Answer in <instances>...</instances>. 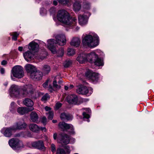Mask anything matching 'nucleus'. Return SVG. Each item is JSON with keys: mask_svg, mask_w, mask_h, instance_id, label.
Here are the masks:
<instances>
[{"mask_svg": "<svg viewBox=\"0 0 154 154\" xmlns=\"http://www.w3.org/2000/svg\"><path fill=\"white\" fill-rule=\"evenodd\" d=\"M57 17L59 21L71 28H74L77 23V20L75 18L70 17L69 13L64 10L59 11Z\"/></svg>", "mask_w": 154, "mask_h": 154, "instance_id": "nucleus-1", "label": "nucleus"}, {"mask_svg": "<svg viewBox=\"0 0 154 154\" xmlns=\"http://www.w3.org/2000/svg\"><path fill=\"white\" fill-rule=\"evenodd\" d=\"M82 38V43L84 46L94 48L99 45V37L97 35L92 36L87 34Z\"/></svg>", "mask_w": 154, "mask_h": 154, "instance_id": "nucleus-2", "label": "nucleus"}, {"mask_svg": "<svg viewBox=\"0 0 154 154\" xmlns=\"http://www.w3.org/2000/svg\"><path fill=\"white\" fill-rule=\"evenodd\" d=\"M78 98L77 96L73 94L69 95L67 97V101L70 104L74 105H78L81 103L86 102L88 101V100L85 98H81L79 100V103L78 102Z\"/></svg>", "mask_w": 154, "mask_h": 154, "instance_id": "nucleus-3", "label": "nucleus"}, {"mask_svg": "<svg viewBox=\"0 0 154 154\" xmlns=\"http://www.w3.org/2000/svg\"><path fill=\"white\" fill-rule=\"evenodd\" d=\"M8 143L10 146L14 149L24 147L23 143L16 138H12L10 139Z\"/></svg>", "mask_w": 154, "mask_h": 154, "instance_id": "nucleus-4", "label": "nucleus"}, {"mask_svg": "<svg viewBox=\"0 0 154 154\" xmlns=\"http://www.w3.org/2000/svg\"><path fill=\"white\" fill-rule=\"evenodd\" d=\"M12 72L14 76L18 78H22L24 75L23 68L20 66L14 67L12 69Z\"/></svg>", "mask_w": 154, "mask_h": 154, "instance_id": "nucleus-5", "label": "nucleus"}, {"mask_svg": "<svg viewBox=\"0 0 154 154\" xmlns=\"http://www.w3.org/2000/svg\"><path fill=\"white\" fill-rule=\"evenodd\" d=\"M77 92L79 94L89 96L92 93L93 89L91 88H88L85 86L81 85L79 86L77 89Z\"/></svg>", "mask_w": 154, "mask_h": 154, "instance_id": "nucleus-6", "label": "nucleus"}, {"mask_svg": "<svg viewBox=\"0 0 154 154\" xmlns=\"http://www.w3.org/2000/svg\"><path fill=\"white\" fill-rule=\"evenodd\" d=\"M33 92L32 86L31 85H26L21 88L20 93L24 97L32 94Z\"/></svg>", "mask_w": 154, "mask_h": 154, "instance_id": "nucleus-7", "label": "nucleus"}, {"mask_svg": "<svg viewBox=\"0 0 154 154\" xmlns=\"http://www.w3.org/2000/svg\"><path fill=\"white\" fill-rule=\"evenodd\" d=\"M58 125L63 131L69 130V131L70 134H74L75 133L73 126L71 124H67L64 122H60L59 123Z\"/></svg>", "mask_w": 154, "mask_h": 154, "instance_id": "nucleus-8", "label": "nucleus"}, {"mask_svg": "<svg viewBox=\"0 0 154 154\" xmlns=\"http://www.w3.org/2000/svg\"><path fill=\"white\" fill-rule=\"evenodd\" d=\"M85 75L90 80L93 82L97 81L98 79L99 74L93 72L91 70H87L85 73Z\"/></svg>", "mask_w": 154, "mask_h": 154, "instance_id": "nucleus-9", "label": "nucleus"}, {"mask_svg": "<svg viewBox=\"0 0 154 154\" xmlns=\"http://www.w3.org/2000/svg\"><path fill=\"white\" fill-rule=\"evenodd\" d=\"M13 126L9 128H5L1 131V132L7 137H10L12 135V133L15 131Z\"/></svg>", "mask_w": 154, "mask_h": 154, "instance_id": "nucleus-10", "label": "nucleus"}, {"mask_svg": "<svg viewBox=\"0 0 154 154\" xmlns=\"http://www.w3.org/2000/svg\"><path fill=\"white\" fill-rule=\"evenodd\" d=\"M10 94L11 97H17L20 94L19 88L15 85H12L10 89Z\"/></svg>", "mask_w": 154, "mask_h": 154, "instance_id": "nucleus-11", "label": "nucleus"}, {"mask_svg": "<svg viewBox=\"0 0 154 154\" xmlns=\"http://www.w3.org/2000/svg\"><path fill=\"white\" fill-rule=\"evenodd\" d=\"M56 44L60 46H63L65 45L66 42V37L63 34L58 35L56 36Z\"/></svg>", "mask_w": 154, "mask_h": 154, "instance_id": "nucleus-12", "label": "nucleus"}, {"mask_svg": "<svg viewBox=\"0 0 154 154\" xmlns=\"http://www.w3.org/2000/svg\"><path fill=\"white\" fill-rule=\"evenodd\" d=\"M32 147L43 151L45 150V149L43 142L42 140L33 142L32 143Z\"/></svg>", "mask_w": 154, "mask_h": 154, "instance_id": "nucleus-13", "label": "nucleus"}, {"mask_svg": "<svg viewBox=\"0 0 154 154\" xmlns=\"http://www.w3.org/2000/svg\"><path fill=\"white\" fill-rule=\"evenodd\" d=\"M42 73L39 71H37L36 69L35 72L31 74L29 76L33 80L38 81L42 79Z\"/></svg>", "mask_w": 154, "mask_h": 154, "instance_id": "nucleus-14", "label": "nucleus"}, {"mask_svg": "<svg viewBox=\"0 0 154 154\" xmlns=\"http://www.w3.org/2000/svg\"><path fill=\"white\" fill-rule=\"evenodd\" d=\"M48 47L53 54L56 53V49L54 46L56 44V41L53 39H50L48 40Z\"/></svg>", "mask_w": 154, "mask_h": 154, "instance_id": "nucleus-15", "label": "nucleus"}, {"mask_svg": "<svg viewBox=\"0 0 154 154\" xmlns=\"http://www.w3.org/2000/svg\"><path fill=\"white\" fill-rule=\"evenodd\" d=\"M16 131L17 130H22L25 128L26 127V124L23 122H19L15 123L13 126Z\"/></svg>", "mask_w": 154, "mask_h": 154, "instance_id": "nucleus-16", "label": "nucleus"}, {"mask_svg": "<svg viewBox=\"0 0 154 154\" xmlns=\"http://www.w3.org/2000/svg\"><path fill=\"white\" fill-rule=\"evenodd\" d=\"M33 107L27 108L26 107H20L18 108L17 112L20 115H23L31 111L34 109Z\"/></svg>", "mask_w": 154, "mask_h": 154, "instance_id": "nucleus-17", "label": "nucleus"}, {"mask_svg": "<svg viewBox=\"0 0 154 154\" xmlns=\"http://www.w3.org/2000/svg\"><path fill=\"white\" fill-rule=\"evenodd\" d=\"M97 55L94 52H92L91 53L86 54V61L93 63V61L97 58Z\"/></svg>", "mask_w": 154, "mask_h": 154, "instance_id": "nucleus-18", "label": "nucleus"}, {"mask_svg": "<svg viewBox=\"0 0 154 154\" xmlns=\"http://www.w3.org/2000/svg\"><path fill=\"white\" fill-rule=\"evenodd\" d=\"M65 149H66V152L63 148L61 147L58 148L56 150V154H69L70 152L69 147L68 146H66Z\"/></svg>", "mask_w": 154, "mask_h": 154, "instance_id": "nucleus-19", "label": "nucleus"}, {"mask_svg": "<svg viewBox=\"0 0 154 154\" xmlns=\"http://www.w3.org/2000/svg\"><path fill=\"white\" fill-rule=\"evenodd\" d=\"M25 67L26 70L28 73L29 76L30 75L31 73H33V72H35L36 69L34 66L30 64L26 65Z\"/></svg>", "mask_w": 154, "mask_h": 154, "instance_id": "nucleus-20", "label": "nucleus"}, {"mask_svg": "<svg viewBox=\"0 0 154 154\" xmlns=\"http://www.w3.org/2000/svg\"><path fill=\"white\" fill-rule=\"evenodd\" d=\"M39 48L38 44L34 42H32L29 44V50L35 51H37Z\"/></svg>", "mask_w": 154, "mask_h": 154, "instance_id": "nucleus-21", "label": "nucleus"}, {"mask_svg": "<svg viewBox=\"0 0 154 154\" xmlns=\"http://www.w3.org/2000/svg\"><path fill=\"white\" fill-rule=\"evenodd\" d=\"M79 23L81 26L86 24L87 22L86 16L83 15H80L78 16Z\"/></svg>", "mask_w": 154, "mask_h": 154, "instance_id": "nucleus-22", "label": "nucleus"}, {"mask_svg": "<svg viewBox=\"0 0 154 154\" xmlns=\"http://www.w3.org/2000/svg\"><path fill=\"white\" fill-rule=\"evenodd\" d=\"M80 43V40L78 38H74L71 41L70 44L72 46L75 47H78Z\"/></svg>", "mask_w": 154, "mask_h": 154, "instance_id": "nucleus-23", "label": "nucleus"}, {"mask_svg": "<svg viewBox=\"0 0 154 154\" xmlns=\"http://www.w3.org/2000/svg\"><path fill=\"white\" fill-rule=\"evenodd\" d=\"M62 137L61 139V143L63 144H67L69 142V137L66 134H61Z\"/></svg>", "mask_w": 154, "mask_h": 154, "instance_id": "nucleus-24", "label": "nucleus"}, {"mask_svg": "<svg viewBox=\"0 0 154 154\" xmlns=\"http://www.w3.org/2000/svg\"><path fill=\"white\" fill-rule=\"evenodd\" d=\"M30 118L31 121L33 122L37 123L38 122V116L35 112H32L30 114Z\"/></svg>", "mask_w": 154, "mask_h": 154, "instance_id": "nucleus-25", "label": "nucleus"}, {"mask_svg": "<svg viewBox=\"0 0 154 154\" xmlns=\"http://www.w3.org/2000/svg\"><path fill=\"white\" fill-rule=\"evenodd\" d=\"M23 55L25 59L27 62H29L33 56V54L29 51L24 53Z\"/></svg>", "mask_w": 154, "mask_h": 154, "instance_id": "nucleus-26", "label": "nucleus"}, {"mask_svg": "<svg viewBox=\"0 0 154 154\" xmlns=\"http://www.w3.org/2000/svg\"><path fill=\"white\" fill-rule=\"evenodd\" d=\"M29 128L33 132H37L39 131V127L35 124H30L29 125Z\"/></svg>", "mask_w": 154, "mask_h": 154, "instance_id": "nucleus-27", "label": "nucleus"}, {"mask_svg": "<svg viewBox=\"0 0 154 154\" xmlns=\"http://www.w3.org/2000/svg\"><path fill=\"white\" fill-rule=\"evenodd\" d=\"M23 102L26 106L30 107V108L33 107L32 106L33 105L34 103L31 99L28 98H25L23 101Z\"/></svg>", "mask_w": 154, "mask_h": 154, "instance_id": "nucleus-28", "label": "nucleus"}, {"mask_svg": "<svg viewBox=\"0 0 154 154\" xmlns=\"http://www.w3.org/2000/svg\"><path fill=\"white\" fill-rule=\"evenodd\" d=\"M61 119L64 121H68L71 120L72 119V116L69 114L65 113H62L60 115Z\"/></svg>", "mask_w": 154, "mask_h": 154, "instance_id": "nucleus-29", "label": "nucleus"}, {"mask_svg": "<svg viewBox=\"0 0 154 154\" xmlns=\"http://www.w3.org/2000/svg\"><path fill=\"white\" fill-rule=\"evenodd\" d=\"M86 54H81L79 55L77 57L76 60L80 63H83L85 61H86Z\"/></svg>", "mask_w": 154, "mask_h": 154, "instance_id": "nucleus-30", "label": "nucleus"}, {"mask_svg": "<svg viewBox=\"0 0 154 154\" xmlns=\"http://www.w3.org/2000/svg\"><path fill=\"white\" fill-rule=\"evenodd\" d=\"M92 63H94V65L99 66H102L103 65V60L98 58V56L97 58L93 61Z\"/></svg>", "mask_w": 154, "mask_h": 154, "instance_id": "nucleus-31", "label": "nucleus"}, {"mask_svg": "<svg viewBox=\"0 0 154 154\" xmlns=\"http://www.w3.org/2000/svg\"><path fill=\"white\" fill-rule=\"evenodd\" d=\"M73 7L74 10L76 12L79 11L80 9L81 5L79 2H76L74 4Z\"/></svg>", "mask_w": 154, "mask_h": 154, "instance_id": "nucleus-32", "label": "nucleus"}, {"mask_svg": "<svg viewBox=\"0 0 154 154\" xmlns=\"http://www.w3.org/2000/svg\"><path fill=\"white\" fill-rule=\"evenodd\" d=\"M42 70L45 74L48 73L51 70L50 66L48 65H45L43 67Z\"/></svg>", "mask_w": 154, "mask_h": 154, "instance_id": "nucleus-33", "label": "nucleus"}, {"mask_svg": "<svg viewBox=\"0 0 154 154\" xmlns=\"http://www.w3.org/2000/svg\"><path fill=\"white\" fill-rule=\"evenodd\" d=\"M75 54V51L74 49L68 48L67 50V55L68 56H72Z\"/></svg>", "mask_w": 154, "mask_h": 154, "instance_id": "nucleus-34", "label": "nucleus"}, {"mask_svg": "<svg viewBox=\"0 0 154 154\" xmlns=\"http://www.w3.org/2000/svg\"><path fill=\"white\" fill-rule=\"evenodd\" d=\"M64 51L63 48L60 49L56 53H57V56L59 57H62L63 55Z\"/></svg>", "mask_w": 154, "mask_h": 154, "instance_id": "nucleus-35", "label": "nucleus"}, {"mask_svg": "<svg viewBox=\"0 0 154 154\" xmlns=\"http://www.w3.org/2000/svg\"><path fill=\"white\" fill-rule=\"evenodd\" d=\"M53 87L56 89H59L60 88V86L57 84V80L55 79L53 81Z\"/></svg>", "mask_w": 154, "mask_h": 154, "instance_id": "nucleus-36", "label": "nucleus"}, {"mask_svg": "<svg viewBox=\"0 0 154 154\" xmlns=\"http://www.w3.org/2000/svg\"><path fill=\"white\" fill-rule=\"evenodd\" d=\"M58 2L62 4H67L69 3L71 0H57Z\"/></svg>", "mask_w": 154, "mask_h": 154, "instance_id": "nucleus-37", "label": "nucleus"}, {"mask_svg": "<svg viewBox=\"0 0 154 154\" xmlns=\"http://www.w3.org/2000/svg\"><path fill=\"white\" fill-rule=\"evenodd\" d=\"M19 35V34L17 33L16 32H14L13 33L12 39L14 41L17 40V37Z\"/></svg>", "mask_w": 154, "mask_h": 154, "instance_id": "nucleus-38", "label": "nucleus"}, {"mask_svg": "<svg viewBox=\"0 0 154 154\" xmlns=\"http://www.w3.org/2000/svg\"><path fill=\"white\" fill-rule=\"evenodd\" d=\"M49 99V96L48 94H46L42 98V101H46Z\"/></svg>", "mask_w": 154, "mask_h": 154, "instance_id": "nucleus-39", "label": "nucleus"}, {"mask_svg": "<svg viewBox=\"0 0 154 154\" xmlns=\"http://www.w3.org/2000/svg\"><path fill=\"white\" fill-rule=\"evenodd\" d=\"M48 119L50 120H52L54 116V112L53 111H49L48 112Z\"/></svg>", "mask_w": 154, "mask_h": 154, "instance_id": "nucleus-40", "label": "nucleus"}, {"mask_svg": "<svg viewBox=\"0 0 154 154\" xmlns=\"http://www.w3.org/2000/svg\"><path fill=\"white\" fill-rule=\"evenodd\" d=\"M62 104L59 102H57L55 105V110L58 109L62 106Z\"/></svg>", "mask_w": 154, "mask_h": 154, "instance_id": "nucleus-41", "label": "nucleus"}, {"mask_svg": "<svg viewBox=\"0 0 154 154\" xmlns=\"http://www.w3.org/2000/svg\"><path fill=\"white\" fill-rule=\"evenodd\" d=\"M72 63V62L70 60L66 61L64 65V67H67L69 66Z\"/></svg>", "mask_w": 154, "mask_h": 154, "instance_id": "nucleus-42", "label": "nucleus"}, {"mask_svg": "<svg viewBox=\"0 0 154 154\" xmlns=\"http://www.w3.org/2000/svg\"><path fill=\"white\" fill-rule=\"evenodd\" d=\"M51 151L54 153L56 151V147L55 146L54 144H52L51 145Z\"/></svg>", "mask_w": 154, "mask_h": 154, "instance_id": "nucleus-43", "label": "nucleus"}, {"mask_svg": "<svg viewBox=\"0 0 154 154\" xmlns=\"http://www.w3.org/2000/svg\"><path fill=\"white\" fill-rule=\"evenodd\" d=\"M84 7L85 8L88 9L90 8V4L89 3H85L84 4Z\"/></svg>", "mask_w": 154, "mask_h": 154, "instance_id": "nucleus-44", "label": "nucleus"}, {"mask_svg": "<svg viewBox=\"0 0 154 154\" xmlns=\"http://www.w3.org/2000/svg\"><path fill=\"white\" fill-rule=\"evenodd\" d=\"M83 115L84 118H85L88 119L90 117L89 115L86 113L85 112H84L83 113Z\"/></svg>", "mask_w": 154, "mask_h": 154, "instance_id": "nucleus-45", "label": "nucleus"}, {"mask_svg": "<svg viewBox=\"0 0 154 154\" xmlns=\"http://www.w3.org/2000/svg\"><path fill=\"white\" fill-rule=\"evenodd\" d=\"M47 121L46 118L45 117H43L41 120V122L43 124H45Z\"/></svg>", "mask_w": 154, "mask_h": 154, "instance_id": "nucleus-46", "label": "nucleus"}, {"mask_svg": "<svg viewBox=\"0 0 154 154\" xmlns=\"http://www.w3.org/2000/svg\"><path fill=\"white\" fill-rule=\"evenodd\" d=\"M48 80H47L45 83L43 84V87L45 88H46L48 86Z\"/></svg>", "mask_w": 154, "mask_h": 154, "instance_id": "nucleus-47", "label": "nucleus"}, {"mask_svg": "<svg viewBox=\"0 0 154 154\" xmlns=\"http://www.w3.org/2000/svg\"><path fill=\"white\" fill-rule=\"evenodd\" d=\"M32 142H28L26 143V145L27 146H28L29 147H32Z\"/></svg>", "mask_w": 154, "mask_h": 154, "instance_id": "nucleus-48", "label": "nucleus"}, {"mask_svg": "<svg viewBox=\"0 0 154 154\" xmlns=\"http://www.w3.org/2000/svg\"><path fill=\"white\" fill-rule=\"evenodd\" d=\"M41 130L44 132H46L47 130L45 127H39V131Z\"/></svg>", "mask_w": 154, "mask_h": 154, "instance_id": "nucleus-49", "label": "nucleus"}, {"mask_svg": "<svg viewBox=\"0 0 154 154\" xmlns=\"http://www.w3.org/2000/svg\"><path fill=\"white\" fill-rule=\"evenodd\" d=\"M46 12V11L44 8H42L40 10V13L41 14H42V13H45Z\"/></svg>", "mask_w": 154, "mask_h": 154, "instance_id": "nucleus-50", "label": "nucleus"}, {"mask_svg": "<svg viewBox=\"0 0 154 154\" xmlns=\"http://www.w3.org/2000/svg\"><path fill=\"white\" fill-rule=\"evenodd\" d=\"M48 90L51 92H52L53 90V87L51 85H49L48 87Z\"/></svg>", "mask_w": 154, "mask_h": 154, "instance_id": "nucleus-51", "label": "nucleus"}, {"mask_svg": "<svg viewBox=\"0 0 154 154\" xmlns=\"http://www.w3.org/2000/svg\"><path fill=\"white\" fill-rule=\"evenodd\" d=\"M45 110H46V111H50L51 109L50 107H48L47 106H46L45 107Z\"/></svg>", "mask_w": 154, "mask_h": 154, "instance_id": "nucleus-52", "label": "nucleus"}, {"mask_svg": "<svg viewBox=\"0 0 154 154\" xmlns=\"http://www.w3.org/2000/svg\"><path fill=\"white\" fill-rule=\"evenodd\" d=\"M57 134L56 133H54L53 135V138L54 140H56L57 139Z\"/></svg>", "mask_w": 154, "mask_h": 154, "instance_id": "nucleus-53", "label": "nucleus"}, {"mask_svg": "<svg viewBox=\"0 0 154 154\" xmlns=\"http://www.w3.org/2000/svg\"><path fill=\"white\" fill-rule=\"evenodd\" d=\"M2 74H3L5 72V70L3 68H1L0 70Z\"/></svg>", "mask_w": 154, "mask_h": 154, "instance_id": "nucleus-54", "label": "nucleus"}, {"mask_svg": "<svg viewBox=\"0 0 154 154\" xmlns=\"http://www.w3.org/2000/svg\"><path fill=\"white\" fill-rule=\"evenodd\" d=\"M1 63L2 65H5L6 64L7 62L5 60H3L2 61Z\"/></svg>", "mask_w": 154, "mask_h": 154, "instance_id": "nucleus-55", "label": "nucleus"}, {"mask_svg": "<svg viewBox=\"0 0 154 154\" xmlns=\"http://www.w3.org/2000/svg\"><path fill=\"white\" fill-rule=\"evenodd\" d=\"M86 111L88 113H89L91 112L90 109L88 108H86L85 109Z\"/></svg>", "mask_w": 154, "mask_h": 154, "instance_id": "nucleus-56", "label": "nucleus"}, {"mask_svg": "<svg viewBox=\"0 0 154 154\" xmlns=\"http://www.w3.org/2000/svg\"><path fill=\"white\" fill-rule=\"evenodd\" d=\"M23 47H22L20 46L18 47V50L20 51H22L23 50Z\"/></svg>", "mask_w": 154, "mask_h": 154, "instance_id": "nucleus-57", "label": "nucleus"}, {"mask_svg": "<svg viewBox=\"0 0 154 154\" xmlns=\"http://www.w3.org/2000/svg\"><path fill=\"white\" fill-rule=\"evenodd\" d=\"M53 4L55 5H57V1H54L53 2Z\"/></svg>", "mask_w": 154, "mask_h": 154, "instance_id": "nucleus-58", "label": "nucleus"}, {"mask_svg": "<svg viewBox=\"0 0 154 154\" xmlns=\"http://www.w3.org/2000/svg\"><path fill=\"white\" fill-rule=\"evenodd\" d=\"M65 89L66 90H67L68 89H69V87L67 86H64Z\"/></svg>", "mask_w": 154, "mask_h": 154, "instance_id": "nucleus-59", "label": "nucleus"}, {"mask_svg": "<svg viewBox=\"0 0 154 154\" xmlns=\"http://www.w3.org/2000/svg\"><path fill=\"white\" fill-rule=\"evenodd\" d=\"M69 87V89H71L73 87V85H71Z\"/></svg>", "mask_w": 154, "mask_h": 154, "instance_id": "nucleus-60", "label": "nucleus"}, {"mask_svg": "<svg viewBox=\"0 0 154 154\" xmlns=\"http://www.w3.org/2000/svg\"><path fill=\"white\" fill-rule=\"evenodd\" d=\"M52 122L54 123H56L57 122V120H52Z\"/></svg>", "mask_w": 154, "mask_h": 154, "instance_id": "nucleus-61", "label": "nucleus"}, {"mask_svg": "<svg viewBox=\"0 0 154 154\" xmlns=\"http://www.w3.org/2000/svg\"><path fill=\"white\" fill-rule=\"evenodd\" d=\"M20 136V134H16V137H19Z\"/></svg>", "mask_w": 154, "mask_h": 154, "instance_id": "nucleus-62", "label": "nucleus"}, {"mask_svg": "<svg viewBox=\"0 0 154 154\" xmlns=\"http://www.w3.org/2000/svg\"><path fill=\"white\" fill-rule=\"evenodd\" d=\"M75 29L76 30H79V28L78 27V26H77L75 27Z\"/></svg>", "mask_w": 154, "mask_h": 154, "instance_id": "nucleus-63", "label": "nucleus"}, {"mask_svg": "<svg viewBox=\"0 0 154 154\" xmlns=\"http://www.w3.org/2000/svg\"><path fill=\"white\" fill-rule=\"evenodd\" d=\"M8 85V82H6L4 84L5 85V86H7Z\"/></svg>", "mask_w": 154, "mask_h": 154, "instance_id": "nucleus-64", "label": "nucleus"}]
</instances>
